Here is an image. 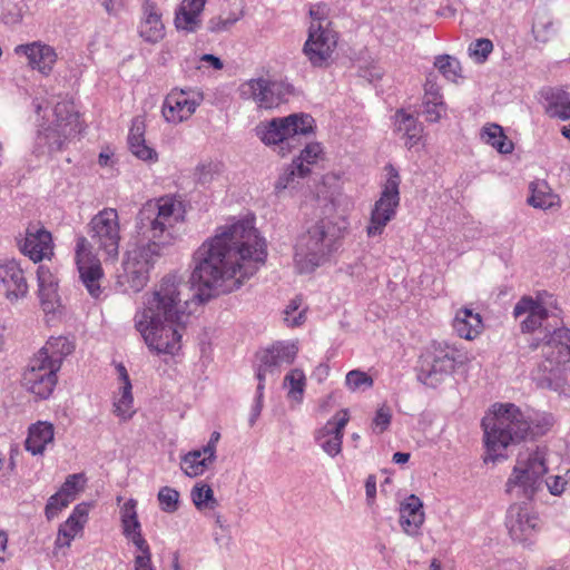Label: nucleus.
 Instances as JSON below:
<instances>
[{
	"instance_id": "0e129e2a",
	"label": "nucleus",
	"mask_w": 570,
	"mask_h": 570,
	"mask_svg": "<svg viewBox=\"0 0 570 570\" xmlns=\"http://www.w3.org/2000/svg\"><path fill=\"white\" fill-rule=\"evenodd\" d=\"M114 154L110 153L109 150H104L99 154V165L102 166V167H106V166H111L114 164Z\"/></svg>"
},
{
	"instance_id": "20e7f679",
	"label": "nucleus",
	"mask_w": 570,
	"mask_h": 570,
	"mask_svg": "<svg viewBox=\"0 0 570 570\" xmlns=\"http://www.w3.org/2000/svg\"><path fill=\"white\" fill-rule=\"evenodd\" d=\"M491 414L482 420L487 446L485 462L505 458L503 451L509 445L519 443L534 433L531 422L512 403L494 404Z\"/></svg>"
},
{
	"instance_id": "f03ea898",
	"label": "nucleus",
	"mask_w": 570,
	"mask_h": 570,
	"mask_svg": "<svg viewBox=\"0 0 570 570\" xmlns=\"http://www.w3.org/2000/svg\"><path fill=\"white\" fill-rule=\"evenodd\" d=\"M180 302L179 282L174 276H165L146 295L136 328L151 351L174 355L180 350L181 331L189 317Z\"/></svg>"
},
{
	"instance_id": "4be33fe9",
	"label": "nucleus",
	"mask_w": 570,
	"mask_h": 570,
	"mask_svg": "<svg viewBox=\"0 0 570 570\" xmlns=\"http://www.w3.org/2000/svg\"><path fill=\"white\" fill-rule=\"evenodd\" d=\"M298 353V345L295 342H276L271 347L264 350L259 354L261 367L258 370V379H264L267 368L279 366L282 364H292Z\"/></svg>"
},
{
	"instance_id": "e433bc0d",
	"label": "nucleus",
	"mask_w": 570,
	"mask_h": 570,
	"mask_svg": "<svg viewBox=\"0 0 570 570\" xmlns=\"http://www.w3.org/2000/svg\"><path fill=\"white\" fill-rule=\"evenodd\" d=\"M322 155L323 148L320 142L307 144L298 157L293 159L291 175L301 177L309 175V166L315 165L322 158Z\"/></svg>"
},
{
	"instance_id": "bf43d9fd",
	"label": "nucleus",
	"mask_w": 570,
	"mask_h": 570,
	"mask_svg": "<svg viewBox=\"0 0 570 570\" xmlns=\"http://www.w3.org/2000/svg\"><path fill=\"white\" fill-rule=\"evenodd\" d=\"M131 519H138L135 500H128L121 508V521Z\"/></svg>"
},
{
	"instance_id": "cd10ccee",
	"label": "nucleus",
	"mask_w": 570,
	"mask_h": 570,
	"mask_svg": "<svg viewBox=\"0 0 570 570\" xmlns=\"http://www.w3.org/2000/svg\"><path fill=\"white\" fill-rule=\"evenodd\" d=\"M144 16L139 26L140 37L150 43H156L165 37V26L156 6L146 1L142 6Z\"/></svg>"
},
{
	"instance_id": "09e8293b",
	"label": "nucleus",
	"mask_w": 570,
	"mask_h": 570,
	"mask_svg": "<svg viewBox=\"0 0 570 570\" xmlns=\"http://www.w3.org/2000/svg\"><path fill=\"white\" fill-rule=\"evenodd\" d=\"M392 422V411L386 404H382L375 412L372 420V431L375 434H382L385 432Z\"/></svg>"
},
{
	"instance_id": "79ce46f5",
	"label": "nucleus",
	"mask_w": 570,
	"mask_h": 570,
	"mask_svg": "<svg viewBox=\"0 0 570 570\" xmlns=\"http://www.w3.org/2000/svg\"><path fill=\"white\" fill-rule=\"evenodd\" d=\"M86 483L87 478L85 473L70 474L59 489L58 493L70 502H73L78 494L83 491Z\"/></svg>"
},
{
	"instance_id": "f3484780",
	"label": "nucleus",
	"mask_w": 570,
	"mask_h": 570,
	"mask_svg": "<svg viewBox=\"0 0 570 570\" xmlns=\"http://www.w3.org/2000/svg\"><path fill=\"white\" fill-rule=\"evenodd\" d=\"M399 206V188L395 180H387L380 199L375 203L367 226L370 237L381 235L386 224L394 217Z\"/></svg>"
},
{
	"instance_id": "603ef678",
	"label": "nucleus",
	"mask_w": 570,
	"mask_h": 570,
	"mask_svg": "<svg viewBox=\"0 0 570 570\" xmlns=\"http://www.w3.org/2000/svg\"><path fill=\"white\" fill-rule=\"evenodd\" d=\"M445 110L446 107L443 100H423V115L429 122H438Z\"/></svg>"
},
{
	"instance_id": "c03bdc74",
	"label": "nucleus",
	"mask_w": 570,
	"mask_h": 570,
	"mask_svg": "<svg viewBox=\"0 0 570 570\" xmlns=\"http://www.w3.org/2000/svg\"><path fill=\"white\" fill-rule=\"evenodd\" d=\"M434 66L450 81H455L461 71L459 60L449 55L436 57Z\"/></svg>"
},
{
	"instance_id": "2eb2a0df",
	"label": "nucleus",
	"mask_w": 570,
	"mask_h": 570,
	"mask_svg": "<svg viewBox=\"0 0 570 570\" xmlns=\"http://www.w3.org/2000/svg\"><path fill=\"white\" fill-rule=\"evenodd\" d=\"M337 45L336 33L326 26L311 22L303 51L314 67L327 65Z\"/></svg>"
},
{
	"instance_id": "c9c22d12",
	"label": "nucleus",
	"mask_w": 570,
	"mask_h": 570,
	"mask_svg": "<svg viewBox=\"0 0 570 570\" xmlns=\"http://www.w3.org/2000/svg\"><path fill=\"white\" fill-rule=\"evenodd\" d=\"M210 449H199L188 452L181 459V470L186 475L195 478L202 475L213 462Z\"/></svg>"
},
{
	"instance_id": "37998d69",
	"label": "nucleus",
	"mask_w": 570,
	"mask_h": 570,
	"mask_svg": "<svg viewBox=\"0 0 570 570\" xmlns=\"http://www.w3.org/2000/svg\"><path fill=\"white\" fill-rule=\"evenodd\" d=\"M302 298L296 297L289 302L284 311V321L288 327L301 326L306 320V308H302Z\"/></svg>"
},
{
	"instance_id": "680f3d73",
	"label": "nucleus",
	"mask_w": 570,
	"mask_h": 570,
	"mask_svg": "<svg viewBox=\"0 0 570 570\" xmlns=\"http://www.w3.org/2000/svg\"><path fill=\"white\" fill-rule=\"evenodd\" d=\"M102 6L109 14H117L124 6L122 0H102Z\"/></svg>"
},
{
	"instance_id": "7c9ffc66",
	"label": "nucleus",
	"mask_w": 570,
	"mask_h": 570,
	"mask_svg": "<svg viewBox=\"0 0 570 570\" xmlns=\"http://www.w3.org/2000/svg\"><path fill=\"white\" fill-rule=\"evenodd\" d=\"M453 328L460 337L472 341L483 331L482 317L470 308H460L453 320Z\"/></svg>"
},
{
	"instance_id": "6e6d98bb",
	"label": "nucleus",
	"mask_w": 570,
	"mask_h": 570,
	"mask_svg": "<svg viewBox=\"0 0 570 570\" xmlns=\"http://www.w3.org/2000/svg\"><path fill=\"white\" fill-rule=\"evenodd\" d=\"M424 100H442L440 87L431 76L424 85Z\"/></svg>"
},
{
	"instance_id": "9b49d317",
	"label": "nucleus",
	"mask_w": 570,
	"mask_h": 570,
	"mask_svg": "<svg viewBox=\"0 0 570 570\" xmlns=\"http://www.w3.org/2000/svg\"><path fill=\"white\" fill-rule=\"evenodd\" d=\"M335 209V203L330 202L325 205V217L311 227L297 242L296 248L302 255H316L323 252L324 242L341 238L347 229V219L345 213L340 215L335 222L332 220V212Z\"/></svg>"
},
{
	"instance_id": "dca6fc26",
	"label": "nucleus",
	"mask_w": 570,
	"mask_h": 570,
	"mask_svg": "<svg viewBox=\"0 0 570 570\" xmlns=\"http://www.w3.org/2000/svg\"><path fill=\"white\" fill-rule=\"evenodd\" d=\"M203 101V94L195 89H173L165 98L163 115L168 122L187 120Z\"/></svg>"
},
{
	"instance_id": "1a4fd4ad",
	"label": "nucleus",
	"mask_w": 570,
	"mask_h": 570,
	"mask_svg": "<svg viewBox=\"0 0 570 570\" xmlns=\"http://www.w3.org/2000/svg\"><path fill=\"white\" fill-rule=\"evenodd\" d=\"M53 116L52 126H41L42 129L38 132L36 140L38 154H51L60 150L66 140L80 131L79 117L71 104L67 101L57 102Z\"/></svg>"
},
{
	"instance_id": "393cba45",
	"label": "nucleus",
	"mask_w": 570,
	"mask_h": 570,
	"mask_svg": "<svg viewBox=\"0 0 570 570\" xmlns=\"http://www.w3.org/2000/svg\"><path fill=\"white\" fill-rule=\"evenodd\" d=\"M0 289L9 299H17L27 293L23 272L14 262L0 265Z\"/></svg>"
},
{
	"instance_id": "f8f14e48",
	"label": "nucleus",
	"mask_w": 570,
	"mask_h": 570,
	"mask_svg": "<svg viewBox=\"0 0 570 570\" xmlns=\"http://www.w3.org/2000/svg\"><path fill=\"white\" fill-rule=\"evenodd\" d=\"M157 256H159V246L155 242L129 250L124 262V272L119 276L120 283L132 292L142 289L149 279V272Z\"/></svg>"
},
{
	"instance_id": "9d476101",
	"label": "nucleus",
	"mask_w": 570,
	"mask_h": 570,
	"mask_svg": "<svg viewBox=\"0 0 570 570\" xmlns=\"http://www.w3.org/2000/svg\"><path fill=\"white\" fill-rule=\"evenodd\" d=\"M551 382L561 393L570 396V331L560 328L553 332L544 345Z\"/></svg>"
},
{
	"instance_id": "338daca9",
	"label": "nucleus",
	"mask_w": 570,
	"mask_h": 570,
	"mask_svg": "<svg viewBox=\"0 0 570 570\" xmlns=\"http://www.w3.org/2000/svg\"><path fill=\"white\" fill-rule=\"evenodd\" d=\"M51 104H52V101H49L47 98H45L42 96L36 97V99L33 100V106L36 108L37 114H39L41 109L47 108Z\"/></svg>"
},
{
	"instance_id": "3c124183",
	"label": "nucleus",
	"mask_w": 570,
	"mask_h": 570,
	"mask_svg": "<svg viewBox=\"0 0 570 570\" xmlns=\"http://www.w3.org/2000/svg\"><path fill=\"white\" fill-rule=\"evenodd\" d=\"M225 166L219 160L214 159H204L198 163L195 167V176L199 178L203 177H213V176H222L224 174Z\"/></svg>"
},
{
	"instance_id": "2f4dec72",
	"label": "nucleus",
	"mask_w": 570,
	"mask_h": 570,
	"mask_svg": "<svg viewBox=\"0 0 570 570\" xmlns=\"http://www.w3.org/2000/svg\"><path fill=\"white\" fill-rule=\"evenodd\" d=\"M207 0H184L176 12L175 26L177 29L194 32L200 24V13Z\"/></svg>"
},
{
	"instance_id": "6e6552de",
	"label": "nucleus",
	"mask_w": 570,
	"mask_h": 570,
	"mask_svg": "<svg viewBox=\"0 0 570 570\" xmlns=\"http://www.w3.org/2000/svg\"><path fill=\"white\" fill-rule=\"evenodd\" d=\"M468 356L445 342H432L419 360V380L425 385H435L443 375L454 371L458 363L468 362Z\"/></svg>"
},
{
	"instance_id": "a878e982",
	"label": "nucleus",
	"mask_w": 570,
	"mask_h": 570,
	"mask_svg": "<svg viewBox=\"0 0 570 570\" xmlns=\"http://www.w3.org/2000/svg\"><path fill=\"white\" fill-rule=\"evenodd\" d=\"M120 380L119 393L114 396V413L121 420H129L134 413V397L131 382L122 364L116 366Z\"/></svg>"
},
{
	"instance_id": "c85d7f7f",
	"label": "nucleus",
	"mask_w": 570,
	"mask_h": 570,
	"mask_svg": "<svg viewBox=\"0 0 570 570\" xmlns=\"http://www.w3.org/2000/svg\"><path fill=\"white\" fill-rule=\"evenodd\" d=\"M146 124L142 117H135L131 122L128 135L129 149L137 158L145 161H156L157 153L154 148L146 145L145 140Z\"/></svg>"
},
{
	"instance_id": "58836bf2",
	"label": "nucleus",
	"mask_w": 570,
	"mask_h": 570,
	"mask_svg": "<svg viewBox=\"0 0 570 570\" xmlns=\"http://www.w3.org/2000/svg\"><path fill=\"white\" fill-rule=\"evenodd\" d=\"M529 203L539 208H550L559 204V196L554 194L547 180H534L531 184Z\"/></svg>"
},
{
	"instance_id": "4d7b16f0",
	"label": "nucleus",
	"mask_w": 570,
	"mask_h": 570,
	"mask_svg": "<svg viewBox=\"0 0 570 570\" xmlns=\"http://www.w3.org/2000/svg\"><path fill=\"white\" fill-rule=\"evenodd\" d=\"M567 482L561 476H552L547 481V485L551 494L560 495L566 488Z\"/></svg>"
},
{
	"instance_id": "8fccbe9b",
	"label": "nucleus",
	"mask_w": 570,
	"mask_h": 570,
	"mask_svg": "<svg viewBox=\"0 0 570 570\" xmlns=\"http://www.w3.org/2000/svg\"><path fill=\"white\" fill-rule=\"evenodd\" d=\"M158 501L165 512H175L178 509L179 492L173 488L164 487L158 492Z\"/></svg>"
},
{
	"instance_id": "4c0bfd02",
	"label": "nucleus",
	"mask_w": 570,
	"mask_h": 570,
	"mask_svg": "<svg viewBox=\"0 0 570 570\" xmlns=\"http://www.w3.org/2000/svg\"><path fill=\"white\" fill-rule=\"evenodd\" d=\"M481 140L497 149L500 154H510L513 150V142L507 137L503 128L497 124H487L480 132Z\"/></svg>"
},
{
	"instance_id": "864d4df0",
	"label": "nucleus",
	"mask_w": 570,
	"mask_h": 570,
	"mask_svg": "<svg viewBox=\"0 0 570 570\" xmlns=\"http://www.w3.org/2000/svg\"><path fill=\"white\" fill-rule=\"evenodd\" d=\"M71 502L58 492L48 499L45 508V514L48 520L55 519L63 509H66Z\"/></svg>"
},
{
	"instance_id": "7ed1b4c3",
	"label": "nucleus",
	"mask_w": 570,
	"mask_h": 570,
	"mask_svg": "<svg viewBox=\"0 0 570 570\" xmlns=\"http://www.w3.org/2000/svg\"><path fill=\"white\" fill-rule=\"evenodd\" d=\"M90 242L85 236L76 240L75 262L80 279L89 294L98 298L101 293L100 281L104 277L100 254L104 262L118 258L121 240L120 220L115 208H104L88 224Z\"/></svg>"
},
{
	"instance_id": "49530a36",
	"label": "nucleus",
	"mask_w": 570,
	"mask_h": 570,
	"mask_svg": "<svg viewBox=\"0 0 570 570\" xmlns=\"http://www.w3.org/2000/svg\"><path fill=\"white\" fill-rule=\"evenodd\" d=\"M191 499L198 509L214 508L216 503L212 488L203 483L195 485L191 491Z\"/></svg>"
},
{
	"instance_id": "5701e85b",
	"label": "nucleus",
	"mask_w": 570,
	"mask_h": 570,
	"mask_svg": "<svg viewBox=\"0 0 570 570\" xmlns=\"http://www.w3.org/2000/svg\"><path fill=\"white\" fill-rule=\"evenodd\" d=\"M124 534L132 541L137 551L134 559L135 570H156L149 544L144 539L138 519L122 520Z\"/></svg>"
},
{
	"instance_id": "a18cd8bd",
	"label": "nucleus",
	"mask_w": 570,
	"mask_h": 570,
	"mask_svg": "<svg viewBox=\"0 0 570 570\" xmlns=\"http://www.w3.org/2000/svg\"><path fill=\"white\" fill-rule=\"evenodd\" d=\"M374 384L373 377L361 370H352L345 376V385L350 391H357L360 389H371Z\"/></svg>"
},
{
	"instance_id": "4468645a",
	"label": "nucleus",
	"mask_w": 570,
	"mask_h": 570,
	"mask_svg": "<svg viewBox=\"0 0 570 570\" xmlns=\"http://www.w3.org/2000/svg\"><path fill=\"white\" fill-rule=\"evenodd\" d=\"M292 94V87L282 81L265 78L250 79L240 86V96L252 99L259 108L278 107Z\"/></svg>"
},
{
	"instance_id": "72a5a7b5",
	"label": "nucleus",
	"mask_w": 570,
	"mask_h": 570,
	"mask_svg": "<svg viewBox=\"0 0 570 570\" xmlns=\"http://www.w3.org/2000/svg\"><path fill=\"white\" fill-rule=\"evenodd\" d=\"M396 131L402 135L404 145L410 149L416 146L423 134V125L412 115L402 110L395 114L394 121Z\"/></svg>"
},
{
	"instance_id": "69168bd1",
	"label": "nucleus",
	"mask_w": 570,
	"mask_h": 570,
	"mask_svg": "<svg viewBox=\"0 0 570 570\" xmlns=\"http://www.w3.org/2000/svg\"><path fill=\"white\" fill-rule=\"evenodd\" d=\"M7 543H8L7 533L3 531H0V561H4L8 557Z\"/></svg>"
},
{
	"instance_id": "6ab92c4d",
	"label": "nucleus",
	"mask_w": 570,
	"mask_h": 570,
	"mask_svg": "<svg viewBox=\"0 0 570 570\" xmlns=\"http://www.w3.org/2000/svg\"><path fill=\"white\" fill-rule=\"evenodd\" d=\"M351 420L347 409L338 410L326 424L316 432V441L331 456L342 451L344 429Z\"/></svg>"
},
{
	"instance_id": "a211bd4d",
	"label": "nucleus",
	"mask_w": 570,
	"mask_h": 570,
	"mask_svg": "<svg viewBox=\"0 0 570 570\" xmlns=\"http://www.w3.org/2000/svg\"><path fill=\"white\" fill-rule=\"evenodd\" d=\"M538 293L535 297L530 295L522 296L514 306L513 316L523 320L520 323L522 333H534L539 330L543 322L547 321L549 312L546 307L543 295Z\"/></svg>"
},
{
	"instance_id": "aec40b11",
	"label": "nucleus",
	"mask_w": 570,
	"mask_h": 570,
	"mask_svg": "<svg viewBox=\"0 0 570 570\" xmlns=\"http://www.w3.org/2000/svg\"><path fill=\"white\" fill-rule=\"evenodd\" d=\"M20 248L35 263L51 258L53 255L51 233L41 226L30 225Z\"/></svg>"
},
{
	"instance_id": "423d86ee",
	"label": "nucleus",
	"mask_w": 570,
	"mask_h": 570,
	"mask_svg": "<svg viewBox=\"0 0 570 570\" xmlns=\"http://www.w3.org/2000/svg\"><path fill=\"white\" fill-rule=\"evenodd\" d=\"M314 129V118L308 114L299 112L261 122L255 127V132L262 142L266 146H275L277 153L285 156L299 137L313 134Z\"/></svg>"
},
{
	"instance_id": "774afa93",
	"label": "nucleus",
	"mask_w": 570,
	"mask_h": 570,
	"mask_svg": "<svg viewBox=\"0 0 570 570\" xmlns=\"http://www.w3.org/2000/svg\"><path fill=\"white\" fill-rule=\"evenodd\" d=\"M553 425V420L551 416L543 417L542 424H537L535 429L538 431L535 433H544L546 431L550 430V428Z\"/></svg>"
},
{
	"instance_id": "f704fd0d",
	"label": "nucleus",
	"mask_w": 570,
	"mask_h": 570,
	"mask_svg": "<svg viewBox=\"0 0 570 570\" xmlns=\"http://www.w3.org/2000/svg\"><path fill=\"white\" fill-rule=\"evenodd\" d=\"M547 101L546 112L552 118L570 119V95L558 88H549L543 92Z\"/></svg>"
},
{
	"instance_id": "bb28decb",
	"label": "nucleus",
	"mask_w": 570,
	"mask_h": 570,
	"mask_svg": "<svg viewBox=\"0 0 570 570\" xmlns=\"http://www.w3.org/2000/svg\"><path fill=\"white\" fill-rule=\"evenodd\" d=\"M39 283V297L42 309L46 313L55 312L59 307L58 281L46 266H39L37 271Z\"/></svg>"
},
{
	"instance_id": "052dcab7",
	"label": "nucleus",
	"mask_w": 570,
	"mask_h": 570,
	"mask_svg": "<svg viewBox=\"0 0 570 570\" xmlns=\"http://www.w3.org/2000/svg\"><path fill=\"white\" fill-rule=\"evenodd\" d=\"M366 497L370 502H373L376 495V478L368 475L365 482Z\"/></svg>"
},
{
	"instance_id": "0eeeda50",
	"label": "nucleus",
	"mask_w": 570,
	"mask_h": 570,
	"mask_svg": "<svg viewBox=\"0 0 570 570\" xmlns=\"http://www.w3.org/2000/svg\"><path fill=\"white\" fill-rule=\"evenodd\" d=\"M186 205L175 196H163L146 202L138 213V228L149 229L159 238L168 229L185 220Z\"/></svg>"
},
{
	"instance_id": "412c9836",
	"label": "nucleus",
	"mask_w": 570,
	"mask_h": 570,
	"mask_svg": "<svg viewBox=\"0 0 570 570\" xmlns=\"http://www.w3.org/2000/svg\"><path fill=\"white\" fill-rule=\"evenodd\" d=\"M17 55H24L28 59L29 66L37 69L40 73L48 76L57 61V53L55 49L40 41H35L27 45H19L14 48Z\"/></svg>"
},
{
	"instance_id": "c756f323",
	"label": "nucleus",
	"mask_w": 570,
	"mask_h": 570,
	"mask_svg": "<svg viewBox=\"0 0 570 570\" xmlns=\"http://www.w3.org/2000/svg\"><path fill=\"white\" fill-rule=\"evenodd\" d=\"M55 428L47 421H38L28 429L24 448L32 454H42L46 446L53 442Z\"/></svg>"
},
{
	"instance_id": "ddd939ff",
	"label": "nucleus",
	"mask_w": 570,
	"mask_h": 570,
	"mask_svg": "<svg viewBox=\"0 0 570 570\" xmlns=\"http://www.w3.org/2000/svg\"><path fill=\"white\" fill-rule=\"evenodd\" d=\"M547 471L544 452L539 449L522 452L519 454L513 473L507 482V491L511 492L514 487H520L523 489L525 497H531L535 484Z\"/></svg>"
},
{
	"instance_id": "f257e3e1",
	"label": "nucleus",
	"mask_w": 570,
	"mask_h": 570,
	"mask_svg": "<svg viewBox=\"0 0 570 570\" xmlns=\"http://www.w3.org/2000/svg\"><path fill=\"white\" fill-rule=\"evenodd\" d=\"M254 216H246L220 228L210 240L198 249L199 264L191 275L198 286L202 302L212 297V291L229 292L253 276L265 263L266 243L254 227Z\"/></svg>"
},
{
	"instance_id": "de8ad7c7",
	"label": "nucleus",
	"mask_w": 570,
	"mask_h": 570,
	"mask_svg": "<svg viewBox=\"0 0 570 570\" xmlns=\"http://www.w3.org/2000/svg\"><path fill=\"white\" fill-rule=\"evenodd\" d=\"M470 57L478 63L487 61L489 55L493 51V43L490 39L481 38L469 46Z\"/></svg>"
},
{
	"instance_id": "5fc2aeb1",
	"label": "nucleus",
	"mask_w": 570,
	"mask_h": 570,
	"mask_svg": "<svg viewBox=\"0 0 570 570\" xmlns=\"http://www.w3.org/2000/svg\"><path fill=\"white\" fill-rule=\"evenodd\" d=\"M239 20L237 14H232L227 18L215 17L208 21V30L210 32H222L228 30Z\"/></svg>"
},
{
	"instance_id": "a19ab883",
	"label": "nucleus",
	"mask_w": 570,
	"mask_h": 570,
	"mask_svg": "<svg viewBox=\"0 0 570 570\" xmlns=\"http://www.w3.org/2000/svg\"><path fill=\"white\" fill-rule=\"evenodd\" d=\"M532 32L537 41L546 43L556 36V28L549 13L538 12L535 14Z\"/></svg>"
},
{
	"instance_id": "e2e57ef3",
	"label": "nucleus",
	"mask_w": 570,
	"mask_h": 570,
	"mask_svg": "<svg viewBox=\"0 0 570 570\" xmlns=\"http://www.w3.org/2000/svg\"><path fill=\"white\" fill-rule=\"evenodd\" d=\"M200 61L208 62L215 70H220L223 68L222 60L210 53H205L199 58Z\"/></svg>"
},
{
	"instance_id": "13d9d810",
	"label": "nucleus",
	"mask_w": 570,
	"mask_h": 570,
	"mask_svg": "<svg viewBox=\"0 0 570 570\" xmlns=\"http://www.w3.org/2000/svg\"><path fill=\"white\" fill-rule=\"evenodd\" d=\"M309 16L312 18V22H315L316 24L321 22L322 24L326 26L330 24V21L325 18V7L323 6H314L309 9Z\"/></svg>"
},
{
	"instance_id": "39448f33",
	"label": "nucleus",
	"mask_w": 570,
	"mask_h": 570,
	"mask_svg": "<svg viewBox=\"0 0 570 570\" xmlns=\"http://www.w3.org/2000/svg\"><path fill=\"white\" fill-rule=\"evenodd\" d=\"M73 350L68 338L50 337L30 358L23 374L22 386L38 400L51 396L57 382L62 360Z\"/></svg>"
},
{
	"instance_id": "ea45409f",
	"label": "nucleus",
	"mask_w": 570,
	"mask_h": 570,
	"mask_svg": "<svg viewBox=\"0 0 570 570\" xmlns=\"http://www.w3.org/2000/svg\"><path fill=\"white\" fill-rule=\"evenodd\" d=\"M289 399L301 402L306 387V376L301 368L291 370L284 379Z\"/></svg>"
},
{
	"instance_id": "473e14b6",
	"label": "nucleus",
	"mask_w": 570,
	"mask_h": 570,
	"mask_svg": "<svg viewBox=\"0 0 570 570\" xmlns=\"http://www.w3.org/2000/svg\"><path fill=\"white\" fill-rule=\"evenodd\" d=\"M424 521L422 502L415 495H410L400 508V522L406 533L414 534Z\"/></svg>"
},
{
	"instance_id": "b1692460",
	"label": "nucleus",
	"mask_w": 570,
	"mask_h": 570,
	"mask_svg": "<svg viewBox=\"0 0 570 570\" xmlns=\"http://www.w3.org/2000/svg\"><path fill=\"white\" fill-rule=\"evenodd\" d=\"M89 503H79L75 507L69 518L60 525L56 539L57 547H69L70 542L82 532L88 521Z\"/></svg>"
}]
</instances>
